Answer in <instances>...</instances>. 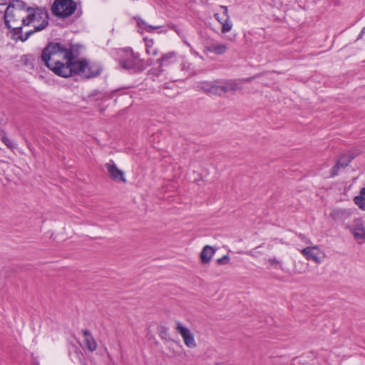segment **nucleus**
Returning <instances> with one entry per match:
<instances>
[{
  "mask_svg": "<svg viewBox=\"0 0 365 365\" xmlns=\"http://www.w3.org/2000/svg\"><path fill=\"white\" fill-rule=\"evenodd\" d=\"M105 166L112 180L117 182H126L124 172L118 169L113 160H110V162L106 163Z\"/></svg>",
  "mask_w": 365,
  "mask_h": 365,
  "instance_id": "1a4fd4ad",
  "label": "nucleus"
},
{
  "mask_svg": "<svg viewBox=\"0 0 365 365\" xmlns=\"http://www.w3.org/2000/svg\"><path fill=\"white\" fill-rule=\"evenodd\" d=\"M316 251H319V247L317 246L307 247L300 250L301 253L307 260H312L319 264L321 262V259L319 257L318 253L316 252Z\"/></svg>",
  "mask_w": 365,
  "mask_h": 365,
  "instance_id": "f8f14e48",
  "label": "nucleus"
},
{
  "mask_svg": "<svg viewBox=\"0 0 365 365\" xmlns=\"http://www.w3.org/2000/svg\"><path fill=\"white\" fill-rule=\"evenodd\" d=\"M206 50L216 55H223L227 51V46L225 43L213 42L206 46Z\"/></svg>",
  "mask_w": 365,
  "mask_h": 365,
  "instance_id": "ddd939ff",
  "label": "nucleus"
},
{
  "mask_svg": "<svg viewBox=\"0 0 365 365\" xmlns=\"http://www.w3.org/2000/svg\"><path fill=\"white\" fill-rule=\"evenodd\" d=\"M26 4L20 0H12L4 13V24L9 30L11 38L17 41H26L31 35V31H24L26 27Z\"/></svg>",
  "mask_w": 365,
  "mask_h": 365,
  "instance_id": "f03ea898",
  "label": "nucleus"
},
{
  "mask_svg": "<svg viewBox=\"0 0 365 365\" xmlns=\"http://www.w3.org/2000/svg\"><path fill=\"white\" fill-rule=\"evenodd\" d=\"M215 252V250L210 246L205 245L200 252V259L202 264H208Z\"/></svg>",
  "mask_w": 365,
  "mask_h": 365,
  "instance_id": "2eb2a0df",
  "label": "nucleus"
},
{
  "mask_svg": "<svg viewBox=\"0 0 365 365\" xmlns=\"http://www.w3.org/2000/svg\"><path fill=\"white\" fill-rule=\"evenodd\" d=\"M354 201L360 209L365 210V187L361 189L359 195L354 197Z\"/></svg>",
  "mask_w": 365,
  "mask_h": 365,
  "instance_id": "6ab92c4d",
  "label": "nucleus"
},
{
  "mask_svg": "<svg viewBox=\"0 0 365 365\" xmlns=\"http://www.w3.org/2000/svg\"><path fill=\"white\" fill-rule=\"evenodd\" d=\"M11 0H0V5H6Z\"/></svg>",
  "mask_w": 365,
  "mask_h": 365,
  "instance_id": "c756f323",
  "label": "nucleus"
},
{
  "mask_svg": "<svg viewBox=\"0 0 365 365\" xmlns=\"http://www.w3.org/2000/svg\"><path fill=\"white\" fill-rule=\"evenodd\" d=\"M365 33V26L362 29V30L361 31L359 35V37L358 38H361L362 35Z\"/></svg>",
  "mask_w": 365,
  "mask_h": 365,
  "instance_id": "7c9ffc66",
  "label": "nucleus"
},
{
  "mask_svg": "<svg viewBox=\"0 0 365 365\" xmlns=\"http://www.w3.org/2000/svg\"><path fill=\"white\" fill-rule=\"evenodd\" d=\"M48 13L46 9L26 6V27L32 25L34 29L26 31H31L34 34L43 30L48 25Z\"/></svg>",
  "mask_w": 365,
  "mask_h": 365,
  "instance_id": "7ed1b4c3",
  "label": "nucleus"
},
{
  "mask_svg": "<svg viewBox=\"0 0 365 365\" xmlns=\"http://www.w3.org/2000/svg\"><path fill=\"white\" fill-rule=\"evenodd\" d=\"M224 93L237 91L242 89V81L239 79L220 81Z\"/></svg>",
  "mask_w": 365,
  "mask_h": 365,
  "instance_id": "9b49d317",
  "label": "nucleus"
},
{
  "mask_svg": "<svg viewBox=\"0 0 365 365\" xmlns=\"http://www.w3.org/2000/svg\"><path fill=\"white\" fill-rule=\"evenodd\" d=\"M351 211L349 209L335 208L330 212L331 219L336 222H344L351 215Z\"/></svg>",
  "mask_w": 365,
  "mask_h": 365,
  "instance_id": "9d476101",
  "label": "nucleus"
},
{
  "mask_svg": "<svg viewBox=\"0 0 365 365\" xmlns=\"http://www.w3.org/2000/svg\"><path fill=\"white\" fill-rule=\"evenodd\" d=\"M206 84H210L209 83H202V86H201V89L204 90L205 91V88H209V86H207Z\"/></svg>",
  "mask_w": 365,
  "mask_h": 365,
  "instance_id": "c85d7f7f",
  "label": "nucleus"
},
{
  "mask_svg": "<svg viewBox=\"0 0 365 365\" xmlns=\"http://www.w3.org/2000/svg\"><path fill=\"white\" fill-rule=\"evenodd\" d=\"M120 65L124 69L133 73L142 72L146 68L145 61L132 51L127 53L125 56L120 60Z\"/></svg>",
  "mask_w": 365,
  "mask_h": 365,
  "instance_id": "423d86ee",
  "label": "nucleus"
},
{
  "mask_svg": "<svg viewBox=\"0 0 365 365\" xmlns=\"http://www.w3.org/2000/svg\"><path fill=\"white\" fill-rule=\"evenodd\" d=\"M230 257L227 255H224L222 257L217 259L216 263L218 265H225L227 264L230 262Z\"/></svg>",
  "mask_w": 365,
  "mask_h": 365,
  "instance_id": "b1692460",
  "label": "nucleus"
},
{
  "mask_svg": "<svg viewBox=\"0 0 365 365\" xmlns=\"http://www.w3.org/2000/svg\"><path fill=\"white\" fill-rule=\"evenodd\" d=\"M1 139L8 148L14 150L16 148V144L6 136L4 132H3Z\"/></svg>",
  "mask_w": 365,
  "mask_h": 365,
  "instance_id": "5701e85b",
  "label": "nucleus"
},
{
  "mask_svg": "<svg viewBox=\"0 0 365 365\" xmlns=\"http://www.w3.org/2000/svg\"><path fill=\"white\" fill-rule=\"evenodd\" d=\"M176 61V53L174 51L168 52L157 60V63L160 66H168Z\"/></svg>",
  "mask_w": 365,
  "mask_h": 365,
  "instance_id": "dca6fc26",
  "label": "nucleus"
},
{
  "mask_svg": "<svg viewBox=\"0 0 365 365\" xmlns=\"http://www.w3.org/2000/svg\"><path fill=\"white\" fill-rule=\"evenodd\" d=\"M222 25V33L226 34L231 31L232 28V23L230 21V16L227 18H225V19L221 22Z\"/></svg>",
  "mask_w": 365,
  "mask_h": 365,
  "instance_id": "412c9836",
  "label": "nucleus"
},
{
  "mask_svg": "<svg viewBox=\"0 0 365 365\" xmlns=\"http://www.w3.org/2000/svg\"><path fill=\"white\" fill-rule=\"evenodd\" d=\"M76 9V4L73 0H55L51 5L52 14L60 19L71 16Z\"/></svg>",
  "mask_w": 365,
  "mask_h": 365,
  "instance_id": "39448f33",
  "label": "nucleus"
},
{
  "mask_svg": "<svg viewBox=\"0 0 365 365\" xmlns=\"http://www.w3.org/2000/svg\"><path fill=\"white\" fill-rule=\"evenodd\" d=\"M354 158L355 155L351 153L342 154L335 165L331 168L330 176L334 178L338 175L339 170L347 167Z\"/></svg>",
  "mask_w": 365,
  "mask_h": 365,
  "instance_id": "6e6552de",
  "label": "nucleus"
},
{
  "mask_svg": "<svg viewBox=\"0 0 365 365\" xmlns=\"http://www.w3.org/2000/svg\"><path fill=\"white\" fill-rule=\"evenodd\" d=\"M215 17L217 20V21L220 22V24L225 19V18H220V16L218 14H215Z\"/></svg>",
  "mask_w": 365,
  "mask_h": 365,
  "instance_id": "cd10ccee",
  "label": "nucleus"
},
{
  "mask_svg": "<svg viewBox=\"0 0 365 365\" xmlns=\"http://www.w3.org/2000/svg\"><path fill=\"white\" fill-rule=\"evenodd\" d=\"M252 251H250L247 252V255H251V256H253V255L252 254Z\"/></svg>",
  "mask_w": 365,
  "mask_h": 365,
  "instance_id": "2f4dec72",
  "label": "nucleus"
},
{
  "mask_svg": "<svg viewBox=\"0 0 365 365\" xmlns=\"http://www.w3.org/2000/svg\"><path fill=\"white\" fill-rule=\"evenodd\" d=\"M298 237H299L302 241H304L306 244H311V241H310L308 238H307V237H305V235H304L303 234H301V233H300V234H299V235H298Z\"/></svg>",
  "mask_w": 365,
  "mask_h": 365,
  "instance_id": "393cba45",
  "label": "nucleus"
},
{
  "mask_svg": "<svg viewBox=\"0 0 365 365\" xmlns=\"http://www.w3.org/2000/svg\"><path fill=\"white\" fill-rule=\"evenodd\" d=\"M71 76L78 75L88 79L98 76L102 71V66L96 62H90L86 58H76L71 67Z\"/></svg>",
  "mask_w": 365,
  "mask_h": 365,
  "instance_id": "20e7f679",
  "label": "nucleus"
},
{
  "mask_svg": "<svg viewBox=\"0 0 365 365\" xmlns=\"http://www.w3.org/2000/svg\"><path fill=\"white\" fill-rule=\"evenodd\" d=\"M177 331L181 335L185 344L189 348H195L197 344L195 341L194 335L190 330L182 325L179 322H177Z\"/></svg>",
  "mask_w": 365,
  "mask_h": 365,
  "instance_id": "0eeeda50",
  "label": "nucleus"
},
{
  "mask_svg": "<svg viewBox=\"0 0 365 365\" xmlns=\"http://www.w3.org/2000/svg\"><path fill=\"white\" fill-rule=\"evenodd\" d=\"M220 8L223 9V15L225 18H227V16H230L228 14V9L226 6H220Z\"/></svg>",
  "mask_w": 365,
  "mask_h": 365,
  "instance_id": "bb28decb",
  "label": "nucleus"
},
{
  "mask_svg": "<svg viewBox=\"0 0 365 365\" xmlns=\"http://www.w3.org/2000/svg\"><path fill=\"white\" fill-rule=\"evenodd\" d=\"M78 55L74 45L53 41L44 47L41 60L56 76L68 78L71 76V68Z\"/></svg>",
  "mask_w": 365,
  "mask_h": 365,
  "instance_id": "f257e3e1",
  "label": "nucleus"
},
{
  "mask_svg": "<svg viewBox=\"0 0 365 365\" xmlns=\"http://www.w3.org/2000/svg\"><path fill=\"white\" fill-rule=\"evenodd\" d=\"M134 19L136 21L137 26L139 29L151 33L154 30L161 28L160 26H151L148 24H147L143 19H142L140 16H136L134 17Z\"/></svg>",
  "mask_w": 365,
  "mask_h": 365,
  "instance_id": "f3484780",
  "label": "nucleus"
},
{
  "mask_svg": "<svg viewBox=\"0 0 365 365\" xmlns=\"http://www.w3.org/2000/svg\"><path fill=\"white\" fill-rule=\"evenodd\" d=\"M144 41L145 42L147 53L149 55H152L153 56H157L158 53V51L157 48H153V44H154L153 40L145 38Z\"/></svg>",
  "mask_w": 365,
  "mask_h": 365,
  "instance_id": "aec40b11",
  "label": "nucleus"
},
{
  "mask_svg": "<svg viewBox=\"0 0 365 365\" xmlns=\"http://www.w3.org/2000/svg\"><path fill=\"white\" fill-rule=\"evenodd\" d=\"M352 233L357 239H365V228L364 227H355L352 230Z\"/></svg>",
  "mask_w": 365,
  "mask_h": 365,
  "instance_id": "4be33fe9",
  "label": "nucleus"
},
{
  "mask_svg": "<svg viewBox=\"0 0 365 365\" xmlns=\"http://www.w3.org/2000/svg\"><path fill=\"white\" fill-rule=\"evenodd\" d=\"M220 81L212 83V84H206L209 88H205V92L210 93L213 95L221 96L224 94V91L222 84L220 83Z\"/></svg>",
  "mask_w": 365,
  "mask_h": 365,
  "instance_id": "a211bd4d",
  "label": "nucleus"
},
{
  "mask_svg": "<svg viewBox=\"0 0 365 365\" xmlns=\"http://www.w3.org/2000/svg\"><path fill=\"white\" fill-rule=\"evenodd\" d=\"M83 341L87 349L91 351H94L97 348V344L92 334L88 330H82Z\"/></svg>",
  "mask_w": 365,
  "mask_h": 365,
  "instance_id": "4468645a",
  "label": "nucleus"
},
{
  "mask_svg": "<svg viewBox=\"0 0 365 365\" xmlns=\"http://www.w3.org/2000/svg\"><path fill=\"white\" fill-rule=\"evenodd\" d=\"M268 262L272 265L280 264V262L278 259H277L276 258H270L268 259Z\"/></svg>",
  "mask_w": 365,
  "mask_h": 365,
  "instance_id": "a878e982",
  "label": "nucleus"
}]
</instances>
